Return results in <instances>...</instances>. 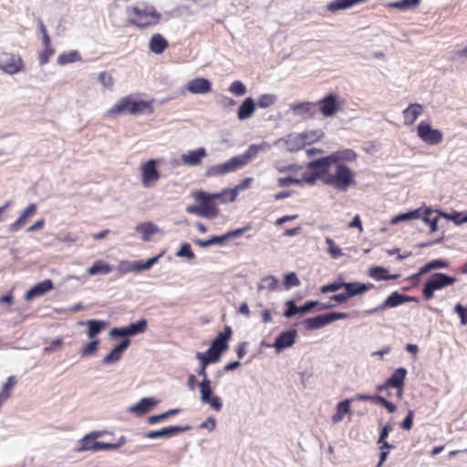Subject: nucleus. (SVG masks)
<instances>
[{"label":"nucleus","instance_id":"nucleus-42","mask_svg":"<svg viewBox=\"0 0 467 467\" xmlns=\"http://www.w3.org/2000/svg\"><path fill=\"white\" fill-rule=\"evenodd\" d=\"M432 211L430 208L424 210L422 221L430 226V233H434L438 230L439 215L432 216Z\"/></svg>","mask_w":467,"mask_h":467},{"label":"nucleus","instance_id":"nucleus-56","mask_svg":"<svg viewBox=\"0 0 467 467\" xmlns=\"http://www.w3.org/2000/svg\"><path fill=\"white\" fill-rule=\"evenodd\" d=\"M117 447H118L117 444L96 441V442L92 443V446H88L87 448L92 449V451H99L113 450V449H116Z\"/></svg>","mask_w":467,"mask_h":467},{"label":"nucleus","instance_id":"nucleus-1","mask_svg":"<svg viewBox=\"0 0 467 467\" xmlns=\"http://www.w3.org/2000/svg\"><path fill=\"white\" fill-rule=\"evenodd\" d=\"M237 194L236 190L230 189H225L217 193H207L203 191H198L193 195L199 204L187 206L186 212L200 217L214 219L219 214V209L214 201L220 200L221 202H232L235 201Z\"/></svg>","mask_w":467,"mask_h":467},{"label":"nucleus","instance_id":"nucleus-58","mask_svg":"<svg viewBox=\"0 0 467 467\" xmlns=\"http://www.w3.org/2000/svg\"><path fill=\"white\" fill-rule=\"evenodd\" d=\"M454 311L460 317L461 324L463 326L467 325V306H464L461 304H457L454 307Z\"/></svg>","mask_w":467,"mask_h":467},{"label":"nucleus","instance_id":"nucleus-35","mask_svg":"<svg viewBox=\"0 0 467 467\" xmlns=\"http://www.w3.org/2000/svg\"><path fill=\"white\" fill-rule=\"evenodd\" d=\"M136 231L141 234V239L144 242L150 241V236L159 232L158 226L150 222L141 223L136 226Z\"/></svg>","mask_w":467,"mask_h":467},{"label":"nucleus","instance_id":"nucleus-62","mask_svg":"<svg viewBox=\"0 0 467 467\" xmlns=\"http://www.w3.org/2000/svg\"><path fill=\"white\" fill-rule=\"evenodd\" d=\"M413 416H414L413 411L410 410L408 412L407 416L405 417L404 420L401 423L402 429H404L406 431H410L412 428Z\"/></svg>","mask_w":467,"mask_h":467},{"label":"nucleus","instance_id":"nucleus-20","mask_svg":"<svg viewBox=\"0 0 467 467\" xmlns=\"http://www.w3.org/2000/svg\"><path fill=\"white\" fill-rule=\"evenodd\" d=\"M290 109L303 119H312L316 115V103L298 102L290 105Z\"/></svg>","mask_w":467,"mask_h":467},{"label":"nucleus","instance_id":"nucleus-34","mask_svg":"<svg viewBox=\"0 0 467 467\" xmlns=\"http://www.w3.org/2000/svg\"><path fill=\"white\" fill-rule=\"evenodd\" d=\"M368 275L376 281L397 279L400 276V275H389V271L383 266L370 267Z\"/></svg>","mask_w":467,"mask_h":467},{"label":"nucleus","instance_id":"nucleus-44","mask_svg":"<svg viewBox=\"0 0 467 467\" xmlns=\"http://www.w3.org/2000/svg\"><path fill=\"white\" fill-rule=\"evenodd\" d=\"M100 436V432L99 431H92L89 434L86 435L81 440V445L78 449V451H92V449L86 448L88 446H92L93 442H96L95 440Z\"/></svg>","mask_w":467,"mask_h":467},{"label":"nucleus","instance_id":"nucleus-26","mask_svg":"<svg viewBox=\"0 0 467 467\" xmlns=\"http://www.w3.org/2000/svg\"><path fill=\"white\" fill-rule=\"evenodd\" d=\"M296 337V331L295 329L281 333L275 341L274 347L277 350H281L291 347Z\"/></svg>","mask_w":467,"mask_h":467},{"label":"nucleus","instance_id":"nucleus-19","mask_svg":"<svg viewBox=\"0 0 467 467\" xmlns=\"http://www.w3.org/2000/svg\"><path fill=\"white\" fill-rule=\"evenodd\" d=\"M130 345V338H123L119 344L115 346L109 354H107L103 358L104 364H112L116 363L121 359L123 356V352L128 348Z\"/></svg>","mask_w":467,"mask_h":467},{"label":"nucleus","instance_id":"nucleus-52","mask_svg":"<svg viewBox=\"0 0 467 467\" xmlns=\"http://www.w3.org/2000/svg\"><path fill=\"white\" fill-rule=\"evenodd\" d=\"M228 90L234 95L240 97L246 93V87L242 81L235 80L230 85Z\"/></svg>","mask_w":467,"mask_h":467},{"label":"nucleus","instance_id":"nucleus-16","mask_svg":"<svg viewBox=\"0 0 467 467\" xmlns=\"http://www.w3.org/2000/svg\"><path fill=\"white\" fill-rule=\"evenodd\" d=\"M233 334L232 328L229 326L224 327L223 332L218 334V336L212 342L210 347V352L216 351V356H221L222 353L228 348V340L231 338Z\"/></svg>","mask_w":467,"mask_h":467},{"label":"nucleus","instance_id":"nucleus-30","mask_svg":"<svg viewBox=\"0 0 467 467\" xmlns=\"http://www.w3.org/2000/svg\"><path fill=\"white\" fill-rule=\"evenodd\" d=\"M169 47L167 39L161 34H153L149 42V47L155 54H161Z\"/></svg>","mask_w":467,"mask_h":467},{"label":"nucleus","instance_id":"nucleus-33","mask_svg":"<svg viewBox=\"0 0 467 467\" xmlns=\"http://www.w3.org/2000/svg\"><path fill=\"white\" fill-rule=\"evenodd\" d=\"M88 326L86 331L87 337L89 339H95V337L106 327L107 323L103 320L89 319L84 323Z\"/></svg>","mask_w":467,"mask_h":467},{"label":"nucleus","instance_id":"nucleus-4","mask_svg":"<svg viewBox=\"0 0 467 467\" xmlns=\"http://www.w3.org/2000/svg\"><path fill=\"white\" fill-rule=\"evenodd\" d=\"M355 171L346 164L327 162L324 168V184L333 187L339 192H346L356 185Z\"/></svg>","mask_w":467,"mask_h":467},{"label":"nucleus","instance_id":"nucleus-43","mask_svg":"<svg viewBox=\"0 0 467 467\" xmlns=\"http://www.w3.org/2000/svg\"><path fill=\"white\" fill-rule=\"evenodd\" d=\"M334 305H327L324 303H320L318 301H309L306 302L304 306H298V313L305 314L310 311L314 307H317L318 310H325L332 307Z\"/></svg>","mask_w":467,"mask_h":467},{"label":"nucleus","instance_id":"nucleus-6","mask_svg":"<svg viewBox=\"0 0 467 467\" xmlns=\"http://www.w3.org/2000/svg\"><path fill=\"white\" fill-rule=\"evenodd\" d=\"M196 358L201 361L200 368L197 370V374L202 378V380L199 383L201 400L203 403L209 404L214 410L220 411L223 408V402L218 396H213L211 380L206 372L207 366L214 363L215 358H204L203 353L201 352L196 353Z\"/></svg>","mask_w":467,"mask_h":467},{"label":"nucleus","instance_id":"nucleus-28","mask_svg":"<svg viewBox=\"0 0 467 467\" xmlns=\"http://www.w3.org/2000/svg\"><path fill=\"white\" fill-rule=\"evenodd\" d=\"M165 254L164 251L160 253L158 255L149 258L147 261H136L129 267L126 268V272H140L143 270H149L156 264L159 259Z\"/></svg>","mask_w":467,"mask_h":467},{"label":"nucleus","instance_id":"nucleus-36","mask_svg":"<svg viewBox=\"0 0 467 467\" xmlns=\"http://www.w3.org/2000/svg\"><path fill=\"white\" fill-rule=\"evenodd\" d=\"M17 384V379L16 376H9L6 381L3 384L0 390V408L5 400H7L11 395L13 388Z\"/></svg>","mask_w":467,"mask_h":467},{"label":"nucleus","instance_id":"nucleus-17","mask_svg":"<svg viewBox=\"0 0 467 467\" xmlns=\"http://www.w3.org/2000/svg\"><path fill=\"white\" fill-rule=\"evenodd\" d=\"M356 153L351 150H345L341 151H336L331 153L330 155H327L326 157L321 158V161L317 162L318 165L320 164H327V162L333 163V164H344L343 161H353L356 159Z\"/></svg>","mask_w":467,"mask_h":467},{"label":"nucleus","instance_id":"nucleus-57","mask_svg":"<svg viewBox=\"0 0 467 467\" xmlns=\"http://www.w3.org/2000/svg\"><path fill=\"white\" fill-rule=\"evenodd\" d=\"M100 83L107 88H111L114 85V79L110 73L107 71L100 72L99 75Z\"/></svg>","mask_w":467,"mask_h":467},{"label":"nucleus","instance_id":"nucleus-9","mask_svg":"<svg viewBox=\"0 0 467 467\" xmlns=\"http://www.w3.org/2000/svg\"><path fill=\"white\" fill-rule=\"evenodd\" d=\"M24 68V61L19 54L11 52L0 53V70L9 75H15L22 72Z\"/></svg>","mask_w":467,"mask_h":467},{"label":"nucleus","instance_id":"nucleus-46","mask_svg":"<svg viewBox=\"0 0 467 467\" xmlns=\"http://www.w3.org/2000/svg\"><path fill=\"white\" fill-rule=\"evenodd\" d=\"M277 100V98L274 94H263L259 97L257 105L262 109H266L273 106Z\"/></svg>","mask_w":467,"mask_h":467},{"label":"nucleus","instance_id":"nucleus-11","mask_svg":"<svg viewBox=\"0 0 467 467\" xmlns=\"http://www.w3.org/2000/svg\"><path fill=\"white\" fill-rule=\"evenodd\" d=\"M148 327V321L145 318L140 319L136 323H131L127 327H113L109 331V337L117 338L123 337L128 338V337L136 336L138 334L144 333Z\"/></svg>","mask_w":467,"mask_h":467},{"label":"nucleus","instance_id":"nucleus-48","mask_svg":"<svg viewBox=\"0 0 467 467\" xmlns=\"http://www.w3.org/2000/svg\"><path fill=\"white\" fill-rule=\"evenodd\" d=\"M373 402L383 406L389 413H394L397 410V407L394 403L389 401L385 397L375 395Z\"/></svg>","mask_w":467,"mask_h":467},{"label":"nucleus","instance_id":"nucleus-22","mask_svg":"<svg viewBox=\"0 0 467 467\" xmlns=\"http://www.w3.org/2000/svg\"><path fill=\"white\" fill-rule=\"evenodd\" d=\"M188 430V427L169 426L159 431H150L144 434L149 439L168 438Z\"/></svg>","mask_w":467,"mask_h":467},{"label":"nucleus","instance_id":"nucleus-24","mask_svg":"<svg viewBox=\"0 0 467 467\" xmlns=\"http://www.w3.org/2000/svg\"><path fill=\"white\" fill-rule=\"evenodd\" d=\"M53 288V282L50 279H46L36 284L31 289H29L26 294V299L30 300L34 297L43 296Z\"/></svg>","mask_w":467,"mask_h":467},{"label":"nucleus","instance_id":"nucleus-29","mask_svg":"<svg viewBox=\"0 0 467 467\" xmlns=\"http://www.w3.org/2000/svg\"><path fill=\"white\" fill-rule=\"evenodd\" d=\"M372 288H374V285L371 283L364 284L359 282H350L346 283L345 290L351 298L355 296L362 295Z\"/></svg>","mask_w":467,"mask_h":467},{"label":"nucleus","instance_id":"nucleus-55","mask_svg":"<svg viewBox=\"0 0 467 467\" xmlns=\"http://www.w3.org/2000/svg\"><path fill=\"white\" fill-rule=\"evenodd\" d=\"M55 54L54 47H44V50L38 54V60L41 66L46 65L49 62L50 57Z\"/></svg>","mask_w":467,"mask_h":467},{"label":"nucleus","instance_id":"nucleus-14","mask_svg":"<svg viewBox=\"0 0 467 467\" xmlns=\"http://www.w3.org/2000/svg\"><path fill=\"white\" fill-rule=\"evenodd\" d=\"M316 106L319 107L324 117H332L340 109L341 102L338 100L337 95L329 93L318 100Z\"/></svg>","mask_w":467,"mask_h":467},{"label":"nucleus","instance_id":"nucleus-51","mask_svg":"<svg viewBox=\"0 0 467 467\" xmlns=\"http://www.w3.org/2000/svg\"><path fill=\"white\" fill-rule=\"evenodd\" d=\"M37 25L39 31L42 35V45L44 46V47H53L47 29L41 19H38Z\"/></svg>","mask_w":467,"mask_h":467},{"label":"nucleus","instance_id":"nucleus-39","mask_svg":"<svg viewBox=\"0 0 467 467\" xmlns=\"http://www.w3.org/2000/svg\"><path fill=\"white\" fill-rule=\"evenodd\" d=\"M348 413H350V400H345L337 404V412L332 416L333 423L341 421Z\"/></svg>","mask_w":467,"mask_h":467},{"label":"nucleus","instance_id":"nucleus-7","mask_svg":"<svg viewBox=\"0 0 467 467\" xmlns=\"http://www.w3.org/2000/svg\"><path fill=\"white\" fill-rule=\"evenodd\" d=\"M456 282V278L443 273H435L426 281L422 289V296L425 300H431L434 292L449 286Z\"/></svg>","mask_w":467,"mask_h":467},{"label":"nucleus","instance_id":"nucleus-37","mask_svg":"<svg viewBox=\"0 0 467 467\" xmlns=\"http://www.w3.org/2000/svg\"><path fill=\"white\" fill-rule=\"evenodd\" d=\"M156 404L157 401L152 398H144L131 408V411L138 415H143L150 411Z\"/></svg>","mask_w":467,"mask_h":467},{"label":"nucleus","instance_id":"nucleus-21","mask_svg":"<svg viewBox=\"0 0 467 467\" xmlns=\"http://www.w3.org/2000/svg\"><path fill=\"white\" fill-rule=\"evenodd\" d=\"M187 90L192 94H205L212 90V83L204 78H196L187 83Z\"/></svg>","mask_w":467,"mask_h":467},{"label":"nucleus","instance_id":"nucleus-8","mask_svg":"<svg viewBox=\"0 0 467 467\" xmlns=\"http://www.w3.org/2000/svg\"><path fill=\"white\" fill-rule=\"evenodd\" d=\"M407 376V369L399 368L394 370L391 376L380 385L376 387L378 392L389 390L390 388H396V398L401 400L403 395L404 381Z\"/></svg>","mask_w":467,"mask_h":467},{"label":"nucleus","instance_id":"nucleus-61","mask_svg":"<svg viewBox=\"0 0 467 467\" xmlns=\"http://www.w3.org/2000/svg\"><path fill=\"white\" fill-rule=\"evenodd\" d=\"M287 308L284 313V316L287 318L292 317L293 316L299 314L298 313V306H296V304L293 301L287 302Z\"/></svg>","mask_w":467,"mask_h":467},{"label":"nucleus","instance_id":"nucleus-2","mask_svg":"<svg viewBox=\"0 0 467 467\" xmlns=\"http://www.w3.org/2000/svg\"><path fill=\"white\" fill-rule=\"evenodd\" d=\"M126 16L128 24L140 29L153 27L161 20V14L148 1H138L127 6Z\"/></svg>","mask_w":467,"mask_h":467},{"label":"nucleus","instance_id":"nucleus-27","mask_svg":"<svg viewBox=\"0 0 467 467\" xmlns=\"http://www.w3.org/2000/svg\"><path fill=\"white\" fill-rule=\"evenodd\" d=\"M206 156L204 148H199L195 150H190L182 155V161L184 164L189 166H197L201 164L202 159Z\"/></svg>","mask_w":467,"mask_h":467},{"label":"nucleus","instance_id":"nucleus-12","mask_svg":"<svg viewBox=\"0 0 467 467\" xmlns=\"http://www.w3.org/2000/svg\"><path fill=\"white\" fill-rule=\"evenodd\" d=\"M158 161L149 160L140 166L141 184L144 188L154 186L161 178V172L157 169Z\"/></svg>","mask_w":467,"mask_h":467},{"label":"nucleus","instance_id":"nucleus-25","mask_svg":"<svg viewBox=\"0 0 467 467\" xmlns=\"http://www.w3.org/2000/svg\"><path fill=\"white\" fill-rule=\"evenodd\" d=\"M423 107L418 103H412L402 111L404 124L412 125L416 119L422 114Z\"/></svg>","mask_w":467,"mask_h":467},{"label":"nucleus","instance_id":"nucleus-54","mask_svg":"<svg viewBox=\"0 0 467 467\" xmlns=\"http://www.w3.org/2000/svg\"><path fill=\"white\" fill-rule=\"evenodd\" d=\"M341 288H346V282L343 281H335L333 283L327 284L326 285H323L320 287V292L323 294L328 293V292H335Z\"/></svg>","mask_w":467,"mask_h":467},{"label":"nucleus","instance_id":"nucleus-10","mask_svg":"<svg viewBox=\"0 0 467 467\" xmlns=\"http://www.w3.org/2000/svg\"><path fill=\"white\" fill-rule=\"evenodd\" d=\"M348 313L329 312L305 320L306 327L308 330L318 329L338 319L348 318Z\"/></svg>","mask_w":467,"mask_h":467},{"label":"nucleus","instance_id":"nucleus-5","mask_svg":"<svg viewBox=\"0 0 467 467\" xmlns=\"http://www.w3.org/2000/svg\"><path fill=\"white\" fill-rule=\"evenodd\" d=\"M260 146L252 144L243 154L234 156L223 163L215 164L209 167L205 175L207 177H217L225 175L230 172H234L245 166L254 157L258 154Z\"/></svg>","mask_w":467,"mask_h":467},{"label":"nucleus","instance_id":"nucleus-60","mask_svg":"<svg viewBox=\"0 0 467 467\" xmlns=\"http://www.w3.org/2000/svg\"><path fill=\"white\" fill-rule=\"evenodd\" d=\"M284 284L286 287L297 286L300 281L295 273H289L285 276Z\"/></svg>","mask_w":467,"mask_h":467},{"label":"nucleus","instance_id":"nucleus-32","mask_svg":"<svg viewBox=\"0 0 467 467\" xmlns=\"http://www.w3.org/2000/svg\"><path fill=\"white\" fill-rule=\"evenodd\" d=\"M255 111V103L252 98H246L240 105L237 117L240 120L251 118Z\"/></svg>","mask_w":467,"mask_h":467},{"label":"nucleus","instance_id":"nucleus-50","mask_svg":"<svg viewBox=\"0 0 467 467\" xmlns=\"http://www.w3.org/2000/svg\"><path fill=\"white\" fill-rule=\"evenodd\" d=\"M326 244H327V251L332 258L337 259L343 254L341 248L337 246L334 240L331 238L327 237Z\"/></svg>","mask_w":467,"mask_h":467},{"label":"nucleus","instance_id":"nucleus-38","mask_svg":"<svg viewBox=\"0 0 467 467\" xmlns=\"http://www.w3.org/2000/svg\"><path fill=\"white\" fill-rule=\"evenodd\" d=\"M81 60V56L77 50H70L63 52L57 57V62L60 66H65L69 63H74Z\"/></svg>","mask_w":467,"mask_h":467},{"label":"nucleus","instance_id":"nucleus-64","mask_svg":"<svg viewBox=\"0 0 467 467\" xmlns=\"http://www.w3.org/2000/svg\"><path fill=\"white\" fill-rule=\"evenodd\" d=\"M350 297L348 296V294H347L346 290L343 293H339L337 295H334L330 297L331 300H334L339 304L345 303L348 301Z\"/></svg>","mask_w":467,"mask_h":467},{"label":"nucleus","instance_id":"nucleus-41","mask_svg":"<svg viewBox=\"0 0 467 467\" xmlns=\"http://www.w3.org/2000/svg\"><path fill=\"white\" fill-rule=\"evenodd\" d=\"M449 263L443 259H434L420 267V274H427L434 269L447 268Z\"/></svg>","mask_w":467,"mask_h":467},{"label":"nucleus","instance_id":"nucleus-31","mask_svg":"<svg viewBox=\"0 0 467 467\" xmlns=\"http://www.w3.org/2000/svg\"><path fill=\"white\" fill-rule=\"evenodd\" d=\"M113 270V266L109 263L99 259L93 263V265L88 268L87 274L90 276L99 275H108L111 273Z\"/></svg>","mask_w":467,"mask_h":467},{"label":"nucleus","instance_id":"nucleus-63","mask_svg":"<svg viewBox=\"0 0 467 467\" xmlns=\"http://www.w3.org/2000/svg\"><path fill=\"white\" fill-rule=\"evenodd\" d=\"M349 228H358L361 234L363 232L362 222L358 214H357L353 220L348 223Z\"/></svg>","mask_w":467,"mask_h":467},{"label":"nucleus","instance_id":"nucleus-59","mask_svg":"<svg viewBox=\"0 0 467 467\" xmlns=\"http://www.w3.org/2000/svg\"><path fill=\"white\" fill-rule=\"evenodd\" d=\"M279 187H286L291 184L301 185V180L292 177H282L277 180Z\"/></svg>","mask_w":467,"mask_h":467},{"label":"nucleus","instance_id":"nucleus-49","mask_svg":"<svg viewBox=\"0 0 467 467\" xmlns=\"http://www.w3.org/2000/svg\"><path fill=\"white\" fill-rule=\"evenodd\" d=\"M91 341L86 344L80 350L81 357H88L94 354L98 350L99 344V339H90Z\"/></svg>","mask_w":467,"mask_h":467},{"label":"nucleus","instance_id":"nucleus-18","mask_svg":"<svg viewBox=\"0 0 467 467\" xmlns=\"http://www.w3.org/2000/svg\"><path fill=\"white\" fill-rule=\"evenodd\" d=\"M407 302H419V299L415 296H406L398 292L391 293L386 300L380 305V309L389 307H396L403 303Z\"/></svg>","mask_w":467,"mask_h":467},{"label":"nucleus","instance_id":"nucleus-13","mask_svg":"<svg viewBox=\"0 0 467 467\" xmlns=\"http://www.w3.org/2000/svg\"><path fill=\"white\" fill-rule=\"evenodd\" d=\"M419 138L429 145H437L442 141L443 135L440 130L433 129L426 121H420L417 127Z\"/></svg>","mask_w":467,"mask_h":467},{"label":"nucleus","instance_id":"nucleus-23","mask_svg":"<svg viewBox=\"0 0 467 467\" xmlns=\"http://www.w3.org/2000/svg\"><path fill=\"white\" fill-rule=\"evenodd\" d=\"M37 206L35 203L29 204L16 219V222L9 225L10 232H17L20 230L27 222V220L36 213Z\"/></svg>","mask_w":467,"mask_h":467},{"label":"nucleus","instance_id":"nucleus-15","mask_svg":"<svg viewBox=\"0 0 467 467\" xmlns=\"http://www.w3.org/2000/svg\"><path fill=\"white\" fill-rule=\"evenodd\" d=\"M321 161V158L308 163V168L311 170L310 173H304L301 180L302 182L313 185L317 180L324 183V168L326 164L318 165L317 162Z\"/></svg>","mask_w":467,"mask_h":467},{"label":"nucleus","instance_id":"nucleus-45","mask_svg":"<svg viewBox=\"0 0 467 467\" xmlns=\"http://www.w3.org/2000/svg\"><path fill=\"white\" fill-rule=\"evenodd\" d=\"M420 216V209H417L393 217L391 219V223H398L401 221L419 219Z\"/></svg>","mask_w":467,"mask_h":467},{"label":"nucleus","instance_id":"nucleus-53","mask_svg":"<svg viewBox=\"0 0 467 467\" xmlns=\"http://www.w3.org/2000/svg\"><path fill=\"white\" fill-rule=\"evenodd\" d=\"M175 254L178 257H187L190 260L195 258V254L192 250L191 244L188 243L182 244L181 248L176 252Z\"/></svg>","mask_w":467,"mask_h":467},{"label":"nucleus","instance_id":"nucleus-3","mask_svg":"<svg viewBox=\"0 0 467 467\" xmlns=\"http://www.w3.org/2000/svg\"><path fill=\"white\" fill-rule=\"evenodd\" d=\"M153 100L138 99L135 95L130 94L120 98L111 108H109L106 116L115 118L122 114L140 115L152 114L154 108Z\"/></svg>","mask_w":467,"mask_h":467},{"label":"nucleus","instance_id":"nucleus-47","mask_svg":"<svg viewBox=\"0 0 467 467\" xmlns=\"http://www.w3.org/2000/svg\"><path fill=\"white\" fill-rule=\"evenodd\" d=\"M421 0H400L394 3L389 4V6L395 7L398 9H408V8H415L417 7Z\"/></svg>","mask_w":467,"mask_h":467},{"label":"nucleus","instance_id":"nucleus-40","mask_svg":"<svg viewBox=\"0 0 467 467\" xmlns=\"http://www.w3.org/2000/svg\"><path fill=\"white\" fill-rule=\"evenodd\" d=\"M244 230H245L244 228H240V229H236L234 231H230L221 236H213L212 237L213 245V244H223L229 239L239 237L240 235H242L244 233Z\"/></svg>","mask_w":467,"mask_h":467}]
</instances>
